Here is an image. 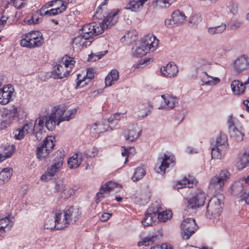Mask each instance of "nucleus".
Listing matches in <instances>:
<instances>
[{"label": "nucleus", "instance_id": "18", "mask_svg": "<svg viewBox=\"0 0 249 249\" xmlns=\"http://www.w3.org/2000/svg\"><path fill=\"white\" fill-rule=\"evenodd\" d=\"M197 183L198 181L194 177L189 175L188 177H185L181 180L178 181L175 188L177 189L186 187L192 188L196 187Z\"/></svg>", "mask_w": 249, "mask_h": 249}, {"label": "nucleus", "instance_id": "21", "mask_svg": "<svg viewBox=\"0 0 249 249\" xmlns=\"http://www.w3.org/2000/svg\"><path fill=\"white\" fill-rule=\"evenodd\" d=\"M162 74L167 77L176 76L178 71L177 66L174 63H169L160 69Z\"/></svg>", "mask_w": 249, "mask_h": 249}, {"label": "nucleus", "instance_id": "36", "mask_svg": "<svg viewBox=\"0 0 249 249\" xmlns=\"http://www.w3.org/2000/svg\"><path fill=\"white\" fill-rule=\"evenodd\" d=\"M145 174L144 168L143 166H139L135 169L131 178L134 182L138 181L142 179Z\"/></svg>", "mask_w": 249, "mask_h": 249}, {"label": "nucleus", "instance_id": "62", "mask_svg": "<svg viewBox=\"0 0 249 249\" xmlns=\"http://www.w3.org/2000/svg\"><path fill=\"white\" fill-rule=\"evenodd\" d=\"M240 182L243 186H247L249 185V175L247 177H242L240 179Z\"/></svg>", "mask_w": 249, "mask_h": 249}, {"label": "nucleus", "instance_id": "29", "mask_svg": "<svg viewBox=\"0 0 249 249\" xmlns=\"http://www.w3.org/2000/svg\"><path fill=\"white\" fill-rule=\"evenodd\" d=\"M172 18L173 19V22L175 24L180 25L185 22L186 17L183 12L177 10L173 13Z\"/></svg>", "mask_w": 249, "mask_h": 249}, {"label": "nucleus", "instance_id": "31", "mask_svg": "<svg viewBox=\"0 0 249 249\" xmlns=\"http://www.w3.org/2000/svg\"><path fill=\"white\" fill-rule=\"evenodd\" d=\"M12 175V169L10 168H5L0 172V185H3L10 178Z\"/></svg>", "mask_w": 249, "mask_h": 249}, {"label": "nucleus", "instance_id": "8", "mask_svg": "<svg viewBox=\"0 0 249 249\" xmlns=\"http://www.w3.org/2000/svg\"><path fill=\"white\" fill-rule=\"evenodd\" d=\"M44 120L43 117H39L36 121L34 125L33 122H29L25 124L21 128L17 129L14 132V138L17 140H21L28 134H33L37 137L38 132L35 131V128L37 124L40 127L41 130L44 126Z\"/></svg>", "mask_w": 249, "mask_h": 249}, {"label": "nucleus", "instance_id": "3", "mask_svg": "<svg viewBox=\"0 0 249 249\" xmlns=\"http://www.w3.org/2000/svg\"><path fill=\"white\" fill-rule=\"evenodd\" d=\"M74 58L68 56H64L54 67L53 75L55 79H62L70 75L74 66Z\"/></svg>", "mask_w": 249, "mask_h": 249}, {"label": "nucleus", "instance_id": "5", "mask_svg": "<svg viewBox=\"0 0 249 249\" xmlns=\"http://www.w3.org/2000/svg\"><path fill=\"white\" fill-rule=\"evenodd\" d=\"M54 159L53 160L52 165L49 166L47 171L40 178L42 181L47 182L51 180L61 168L65 156L63 150H58L55 152Z\"/></svg>", "mask_w": 249, "mask_h": 249}, {"label": "nucleus", "instance_id": "63", "mask_svg": "<svg viewBox=\"0 0 249 249\" xmlns=\"http://www.w3.org/2000/svg\"><path fill=\"white\" fill-rule=\"evenodd\" d=\"M241 200L245 201L246 203L249 204V193L247 194L246 193H243L241 196Z\"/></svg>", "mask_w": 249, "mask_h": 249}, {"label": "nucleus", "instance_id": "48", "mask_svg": "<svg viewBox=\"0 0 249 249\" xmlns=\"http://www.w3.org/2000/svg\"><path fill=\"white\" fill-rule=\"evenodd\" d=\"M38 12L36 13H33L30 19H28L26 18L25 21L28 25L36 24L39 23L40 18L38 16Z\"/></svg>", "mask_w": 249, "mask_h": 249}, {"label": "nucleus", "instance_id": "35", "mask_svg": "<svg viewBox=\"0 0 249 249\" xmlns=\"http://www.w3.org/2000/svg\"><path fill=\"white\" fill-rule=\"evenodd\" d=\"M158 238V235H149L143 238L142 241L138 242L137 245L139 247L149 246L153 244Z\"/></svg>", "mask_w": 249, "mask_h": 249}, {"label": "nucleus", "instance_id": "15", "mask_svg": "<svg viewBox=\"0 0 249 249\" xmlns=\"http://www.w3.org/2000/svg\"><path fill=\"white\" fill-rule=\"evenodd\" d=\"M206 199V195L204 192H199L195 196L188 200V207L196 209L204 205Z\"/></svg>", "mask_w": 249, "mask_h": 249}, {"label": "nucleus", "instance_id": "13", "mask_svg": "<svg viewBox=\"0 0 249 249\" xmlns=\"http://www.w3.org/2000/svg\"><path fill=\"white\" fill-rule=\"evenodd\" d=\"M159 160L160 163H157L155 166V170L158 173L164 174L167 168L175 164L176 159L172 154L164 153L163 157Z\"/></svg>", "mask_w": 249, "mask_h": 249}, {"label": "nucleus", "instance_id": "57", "mask_svg": "<svg viewBox=\"0 0 249 249\" xmlns=\"http://www.w3.org/2000/svg\"><path fill=\"white\" fill-rule=\"evenodd\" d=\"M228 126L229 131L231 130V129H232V128L236 127L234 125V119L232 115H231L229 117L228 120Z\"/></svg>", "mask_w": 249, "mask_h": 249}, {"label": "nucleus", "instance_id": "59", "mask_svg": "<svg viewBox=\"0 0 249 249\" xmlns=\"http://www.w3.org/2000/svg\"><path fill=\"white\" fill-rule=\"evenodd\" d=\"M242 25V23L241 21L239 20H235L233 21L231 24V29H236L241 27Z\"/></svg>", "mask_w": 249, "mask_h": 249}, {"label": "nucleus", "instance_id": "24", "mask_svg": "<svg viewBox=\"0 0 249 249\" xmlns=\"http://www.w3.org/2000/svg\"><path fill=\"white\" fill-rule=\"evenodd\" d=\"M82 159L83 157L81 153H75L68 160V163L69 167L71 169L77 168L81 164Z\"/></svg>", "mask_w": 249, "mask_h": 249}, {"label": "nucleus", "instance_id": "4", "mask_svg": "<svg viewBox=\"0 0 249 249\" xmlns=\"http://www.w3.org/2000/svg\"><path fill=\"white\" fill-rule=\"evenodd\" d=\"M44 43L42 34L39 31H31L23 35L20 41L22 47L33 49L41 47Z\"/></svg>", "mask_w": 249, "mask_h": 249}, {"label": "nucleus", "instance_id": "46", "mask_svg": "<svg viewBox=\"0 0 249 249\" xmlns=\"http://www.w3.org/2000/svg\"><path fill=\"white\" fill-rule=\"evenodd\" d=\"M150 52V51L147 50V49L140 43L139 46L135 50V55L137 57H142Z\"/></svg>", "mask_w": 249, "mask_h": 249}, {"label": "nucleus", "instance_id": "52", "mask_svg": "<svg viewBox=\"0 0 249 249\" xmlns=\"http://www.w3.org/2000/svg\"><path fill=\"white\" fill-rule=\"evenodd\" d=\"M228 138L224 134L220 133L217 137L215 145H220V144L228 143Z\"/></svg>", "mask_w": 249, "mask_h": 249}, {"label": "nucleus", "instance_id": "64", "mask_svg": "<svg viewBox=\"0 0 249 249\" xmlns=\"http://www.w3.org/2000/svg\"><path fill=\"white\" fill-rule=\"evenodd\" d=\"M98 150L96 148H92L91 150H89L88 155L89 157H94L98 154Z\"/></svg>", "mask_w": 249, "mask_h": 249}, {"label": "nucleus", "instance_id": "53", "mask_svg": "<svg viewBox=\"0 0 249 249\" xmlns=\"http://www.w3.org/2000/svg\"><path fill=\"white\" fill-rule=\"evenodd\" d=\"M14 6L17 9H20L26 4V0H13Z\"/></svg>", "mask_w": 249, "mask_h": 249}, {"label": "nucleus", "instance_id": "45", "mask_svg": "<svg viewBox=\"0 0 249 249\" xmlns=\"http://www.w3.org/2000/svg\"><path fill=\"white\" fill-rule=\"evenodd\" d=\"M77 112V109L76 108H73L70 110H68L65 116L63 118L60 119V121L58 122V124H60V122L64 121H69L70 119H71L74 117V116Z\"/></svg>", "mask_w": 249, "mask_h": 249}, {"label": "nucleus", "instance_id": "23", "mask_svg": "<svg viewBox=\"0 0 249 249\" xmlns=\"http://www.w3.org/2000/svg\"><path fill=\"white\" fill-rule=\"evenodd\" d=\"M94 70L92 68L88 69L86 76L82 77L81 74L77 75V81L76 82V88H80L87 84L86 80L88 79L91 80L94 78Z\"/></svg>", "mask_w": 249, "mask_h": 249}, {"label": "nucleus", "instance_id": "42", "mask_svg": "<svg viewBox=\"0 0 249 249\" xmlns=\"http://www.w3.org/2000/svg\"><path fill=\"white\" fill-rule=\"evenodd\" d=\"M15 150V147L14 145H9L7 149L6 152L4 154H0V162H2L7 158H9L12 156Z\"/></svg>", "mask_w": 249, "mask_h": 249}, {"label": "nucleus", "instance_id": "44", "mask_svg": "<svg viewBox=\"0 0 249 249\" xmlns=\"http://www.w3.org/2000/svg\"><path fill=\"white\" fill-rule=\"evenodd\" d=\"M226 28L225 24H221L220 26L215 27H210L208 29V32L211 35L221 34L223 32Z\"/></svg>", "mask_w": 249, "mask_h": 249}, {"label": "nucleus", "instance_id": "10", "mask_svg": "<svg viewBox=\"0 0 249 249\" xmlns=\"http://www.w3.org/2000/svg\"><path fill=\"white\" fill-rule=\"evenodd\" d=\"M230 177L231 174L228 170H222L218 175L212 178L209 182V187L214 189L216 191L221 190Z\"/></svg>", "mask_w": 249, "mask_h": 249}, {"label": "nucleus", "instance_id": "2", "mask_svg": "<svg viewBox=\"0 0 249 249\" xmlns=\"http://www.w3.org/2000/svg\"><path fill=\"white\" fill-rule=\"evenodd\" d=\"M108 0H105L102 2L99 7L96 10L94 14V17L97 19L103 20L100 23L103 28H109L114 25L118 21L119 18L120 10L118 8L109 9L107 8V4Z\"/></svg>", "mask_w": 249, "mask_h": 249}, {"label": "nucleus", "instance_id": "19", "mask_svg": "<svg viewBox=\"0 0 249 249\" xmlns=\"http://www.w3.org/2000/svg\"><path fill=\"white\" fill-rule=\"evenodd\" d=\"M235 71L240 73L249 67L248 57L245 55L241 56L236 59L233 63Z\"/></svg>", "mask_w": 249, "mask_h": 249}, {"label": "nucleus", "instance_id": "11", "mask_svg": "<svg viewBox=\"0 0 249 249\" xmlns=\"http://www.w3.org/2000/svg\"><path fill=\"white\" fill-rule=\"evenodd\" d=\"M53 219L48 220L44 225L45 228L48 230H62L64 229L63 226L61 225V218L62 216V211L59 209H55L53 210Z\"/></svg>", "mask_w": 249, "mask_h": 249}, {"label": "nucleus", "instance_id": "47", "mask_svg": "<svg viewBox=\"0 0 249 249\" xmlns=\"http://www.w3.org/2000/svg\"><path fill=\"white\" fill-rule=\"evenodd\" d=\"M107 51L100 52H98L97 54L91 53L89 55L88 60V61L90 62H94L98 60L102 57H103L107 53Z\"/></svg>", "mask_w": 249, "mask_h": 249}, {"label": "nucleus", "instance_id": "16", "mask_svg": "<svg viewBox=\"0 0 249 249\" xmlns=\"http://www.w3.org/2000/svg\"><path fill=\"white\" fill-rule=\"evenodd\" d=\"M118 184L112 181H109L101 187L100 191L97 193L96 196V203L100 202L103 198L106 197L109 195V193L115 187H117Z\"/></svg>", "mask_w": 249, "mask_h": 249}, {"label": "nucleus", "instance_id": "1", "mask_svg": "<svg viewBox=\"0 0 249 249\" xmlns=\"http://www.w3.org/2000/svg\"><path fill=\"white\" fill-rule=\"evenodd\" d=\"M103 32V28L100 23L93 22L84 25L82 28V33L75 36L72 40L73 47L80 49L87 47L93 41V36Z\"/></svg>", "mask_w": 249, "mask_h": 249}, {"label": "nucleus", "instance_id": "50", "mask_svg": "<svg viewBox=\"0 0 249 249\" xmlns=\"http://www.w3.org/2000/svg\"><path fill=\"white\" fill-rule=\"evenodd\" d=\"M73 193L74 191L72 189L69 187H65L60 193V196L62 198H63L64 199H67Z\"/></svg>", "mask_w": 249, "mask_h": 249}, {"label": "nucleus", "instance_id": "22", "mask_svg": "<svg viewBox=\"0 0 249 249\" xmlns=\"http://www.w3.org/2000/svg\"><path fill=\"white\" fill-rule=\"evenodd\" d=\"M161 97L163 100V102L161 103L162 108H164L166 109L173 108L175 105L178 103L177 99L171 95H162Z\"/></svg>", "mask_w": 249, "mask_h": 249}, {"label": "nucleus", "instance_id": "17", "mask_svg": "<svg viewBox=\"0 0 249 249\" xmlns=\"http://www.w3.org/2000/svg\"><path fill=\"white\" fill-rule=\"evenodd\" d=\"M159 41L156 37L151 34H147L142 38L141 43L149 51L154 52L159 45Z\"/></svg>", "mask_w": 249, "mask_h": 249}, {"label": "nucleus", "instance_id": "28", "mask_svg": "<svg viewBox=\"0 0 249 249\" xmlns=\"http://www.w3.org/2000/svg\"><path fill=\"white\" fill-rule=\"evenodd\" d=\"M231 138L237 142H241L244 137V132L243 127L238 129L236 127L232 128L229 131Z\"/></svg>", "mask_w": 249, "mask_h": 249}, {"label": "nucleus", "instance_id": "37", "mask_svg": "<svg viewBox=\"0 0 249 249\" xmlns=\"http://www.w3.org/2000/svg\"><path fill=\"white\" fill-rule=\"evenodd\" d=\"M249 164V152H245L240 158L239 161L237 163V167L239 169H242Z\"/></svg>", "mask_w": 249, "mask_h": 249}, {"label": "nucleus", "instance_id": "61", "mask_svg": "<svg viewBox=\"0 0 249 249\" xmlns=\"http://www.w3.org/2000/svg\"><path fill=\"white\" fill-rule=\"evenodd\" d=\"M47 9V7H46V6L44 5L37 12L41 16H48V10H46Z\"/></svg>", "mask_w": 249, "mask_h": 249}, {"label": "nucleus", "instance_id": "14", "mask_svg": "<svg viewBox=\"0 0 249 249\" xmlns=\"http://www.w3.org/2000/svg\"><path fill=\"white\" fill-rule=\"evenodd\" d=\"M15 89L11 84L5 85L0 89V104L6 105L13 100Z\"/></svg>", "mask_w": 249, "mask_h": 249}, {"label": "nucleus", "instance_id": "41", "mask_svg": "<svg viewBox=\"0 0 249 249\" xmlns=\"http://www.w3.org/2000/svg\"><path fill=\"white\" fill-rule=\"evenodd\" d=\"M156 217V215L152 214L151 213L147 211L145 214L144 219L142 221V225L144 227L151 226L154 223Z\"/></svg>", "mask_w": 249, "mask_h": 249}, {"label": "nucleus", "instance_id": "58", "mask_svg": "<svg viewBox=\"0 0 249 249\" xmlns=\"http://www.w3.org/2000/svg\"><path fill=\"white\" fill-rule=\"evenodd\" d=\"M112 215V214L108 213H104L102 214L100 218L101 221L105 222L107 221Z\"/></svg>", "mask_w": 249, "mask_h": 249}, {"label": "nucleus", "instance_id": "20", "mask_svg": "<svg viewBox=\"0 0 249 249\" xmlns=\"http://www.w3.org/2000/svg\"><path fill=\"white\" fill-rule=\"evenodd\" d=\"M229 148L228 144H220L212 148L211 155L213 159H220L224 157Z\"/></svg>", "mask_w": 249, "mask_h": 249}, {"label": "nucleus", "instance_id": "39", "mask_svg": "<svg viewBox=\"0 0 249 249\" xmlns=\"http://www.w3.org/2000/svg\"><path fill=\"white\" fill-rule=\"evenodd\" d=\"M152 4L155 8L163 9L168 8L172 3L169 0H153Z\"/></svg>", "mask_w": 249, "mask_h": 249}, {"label": "nucleus", "instance_id": "26", "mask_svg": "<svg viewBox=\"0 0 249 249\" xmlns=\"http://www.w3.org/2000/svg\"><path fill=\"white\" fill-rule=\"evenodd\" d=\"M119 77V72L116 69L112 70L105 78V84L107 86H110L115 83Z\"/></svg>", "mask_w": 249, "mask_h": 249}, {"label": "nucleus", "instance_id": "32", "mask_svg": "<svg viewBox=\"0 0 249 249\" xmlns=\"http://www.w3.org/2000/svg\"><path fill=\"white\" fill-rule=\"evenodd\" d=\"M56 122L58 120L53 113H51L49 116L46 117L45 125L49 130H53L55 127Z\"/></svg>", "mask_w": 249, "mask_h": 249}, {"label": "nucleus", "instance_id": "43", "mask_svg": "<svg viewBox=\"0 0 249 249\" xmlns=\"http://www.w3.org/2000/svg\"><path fill=\"white\" fill-rule=\"evenodd\" d=\"M172 217V213L171 211H165L159 212L158 215V218L160 221L165 222Z\"/></svg>", "mask_w": 249, "mask_h": 249}, {"label": "nucleus", "instance_id": "12", "mask_svg": "<svg viewBox=\"0 0 249 249\" xmlns=\"http://www.w3.org/2000/svg\"><path fill=\"white\" fill-rule=\"evenodd\" d=\"M180 228L183 239L188 240L195 232L197 226L195 219L187 218L182 221Z\"/></svg>", "mask_w": 249, "mask_h": 249}, {"label": "nucleus", "instance_id": "56", "mask_svg": "<svg viewBox=\"0 0 249 249\" xmlns=\"http://www.w3.org/2000/svg\"><path fill=\"white\" fill-rule=\"evenodd\" d=\"M8 18L6 16H2L0 18V32L3 29L6 23Z\"/></svg>", "mask_w": 249, "mask_h": 249}, {"label": "nucleus", "instance_id": "60", "mask_svg": "<svg viewBox=\"0 0 249 249\" xmlns=\"http://www.w3.org/2000/svg\"><path fill=\"white\" fill-rule=\"evenodd\" d=\"M200 20V16L198 15L192 16L190 18V22L194 24L197 23Z\"/></svg>", "mask_w": 249, "mask_h": 249}, {"label": "nucleus", "instance_id": "6", "mask_svg": "<svg viewBox=\"0 0 249 249\" xmlns=\"http://www.w3.org/2000/svg\"><path fill=\"white\" fill-rule=\"evenodd\" d=\"M224 199V196L222 194H217L209 200L206 213L207 218H216L220 215L222 212Z\"/></svg>", "mask_w": 249, "mask_h": 249}, {"label": "nucleus", "instance_id": "49", "mask_svg": "<svg viewBox=\"0 0 249 249\" xmlns=\"http://www.w3.org/2000/svg\"><path fill=\"white\" fill-rule=\"evenodd\" d=\"M160 208V204L156 202L151 204V206L147 210V212L156 216L159 213Z\"/></svg>", "mask_w": 249, "mask_h": 249}, {"label": "nucleus", "instance_id": "25", "mask_svg": "<svg viewBox=\"0 0 249 249\" xmlns=\"http://www.w3.org/2000/svg\"><path fill=\"white\" fill-rule=\"evenodd\" d=\"M123 134L126 141L133 142L136 140L140 136V131L136 127L129 130H124Z\"/></svg>", "mask_w": 249, "mask_h": 249}, {"label": "nucleus", "instance_id": "38", "mask_svg": "<svg viewBox=\"0 0 249 249\" xmlns=\"http://www.w3.org/2000/svg\"><path fill=\"white\" fill-rule=\"evenodd\" d=\"M65 111L66 106L64 105H59L53 107L52 113H53L56 119L59 121L60 119L63 118V116Z\"/></svg>", "mask_w": 249, "mask_h": 249}, {"label": "nucleus", "instance_id": "55", "mask_svg": "<svg viewBox=\"0 0 249 249\" xmlns=\"http://www.w3.org/2000/svg\"><path fill=\"white\" fill-rule=\"evenodd\" d=\"M48 16H53L61 14V11L59 8H54L50 10H48Z\"/></svg>", "mask_w": 249, "mask_h": 249}, {"label": "nucleus", "instance_id": "33", "mask_svg": "<svg viewBox=\"0 0 249 249\" xmlns=\"http://www.w3.org/2000/svg\"><path fill=\"white\" fill-rule=\"evenodd\" d=\"M13 225V222L8 217L0 219V231H2L3 233L10 231Z\"/></svg>", "mask_w": 249, "mask_h": 249}, {"label": "nucleus", "instance_id": "27", "mask_svg": "<svg viewBox=\"0 0 249 249\" xmlns=\"http://www.w3.org/2000/svg\"><path fill=\"white\" fill-rule=\"evenodd\" d=\"M147 0H130L126 6V9L132 11L138 12Z\"/></svg>", "mask_w": 249, "mask_h": 249}, {"label": "nucleus", "instance_id": "7", "mask_svg": "<svg viewBox=\"0 0 249 249\" xmlns=\"http://www.w3.org/2000/svg\"><path fill=\"white\" fill-rule=\"evenodd\" d=\"M121 119L120 114L116 113L112 114L107 120H102L99 123L92 124L91 129L98 134L113 130L118 125Z\"/></svg>", "mask_w": 249, "mask_h": 249}, {"label": "nucleus", "instance_id": "9", "mask_svg": "<svg viewBox=\"0 0 249 249\" xmlns=\"http://www.w3.org/2000/svg\"><path fill=\"white\" fill-rule=\"evenodd\" d=\"M62 213L61 225L63 226L64 229L68 227L71 222L78 221L81 215L79 208L74 206L66 208Z\"/></svg>", "mask_w": 249, "mask_h": 249}, {"label": "nucleus", "instance_id": "51", "mask_svg": "<svg viewBox=\"0 0 249 249\" xmlns=\"http://www.w3.org/2000/svg\"><path fill=\"white\" fill-rule=\"evenodd\" d=\"M55 8H59L61 13L64 12L67 8V3L62 0H55Z\"/></svg>", "mask_w": 249, "mask_h": 249}, {"label": "nucleus", "instance_id": "34", "mask_svg": "<svg viewBox=\"0 0 249 249\" xmlns=\"http://www.w3.org/2000/svg\"><path fill=\"white\" fill-rule=\"evenodd\" d=\"M55 137L53 136H50L45 139L41 145L47 149L48 151L51 152L53 151L55 145Z\"/></svg>", "mask_w": 249, "mask_h": 249}, {"label": "nucleus", "instance_id": "54", "mask_svg": "<svg viewBox=\"0 0 249 249\" xmlns=\"http://www.w3.org/2000/svg\"><path fill=\"white\" fill-rule=\"evenodd\" d=\"M66 187L65 185L62 181H58L56 183L55 189L57 192H62L63 189Z\"/></svg>", "mask_w": 249, "mask_h": 249}, {"label": "nucleus", "instance_id": "40", "mask_svg": "<svg viewBox=\"0 0 249 249\" xmlns=\"http://www.w3.org/2000/svg\"><path fill=\"white\" fill-rule=\"evenodd\" d=\"M47 150L48 149L42 145L37 147L36 150V158L41 160L45 159L51 152Z\"/></svg>", "mask_w": 249, "mask_h": 249}, {"label": "nucleus", "instance_id": "30", "mask_svg": "<svg viewBox=\"0 0 249 249\" xmlns=\"http://www.w3.org/2000/svg\"><path fill=\"white\" fill-rule=\"evenodd\" d=\"M231 86L232 91L235 94L243 93L246 88L245 86L238 80L233 81Z\"/></svg>", "mask_w": 249, "mask_h": 249}]
</instances>
